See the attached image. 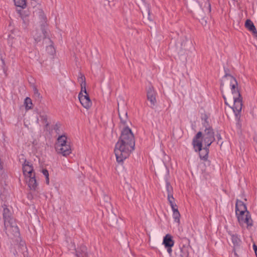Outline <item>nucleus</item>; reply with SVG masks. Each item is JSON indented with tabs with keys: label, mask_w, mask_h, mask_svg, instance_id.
<instances>
[{
	"label": "nucleus",
	"mask_w": 257,
	"mask_h": 257,
	"mask_svg": "<svg viewBox=\"0 0 257 257\" xmlns=\"http://www.w3.org/2000/svg\"><path fill=\"white\" fill-rule=\"evenodd\" d=\"M235 249L236 248H233V254H234V256L235 257H238V254H237V253H236V252L235 251Z\"/></svg>",
	"instance_id": "nucleus-37"
},
{
	"label": "nucleus",
	"mask_w": 257,
	"mask_h": 257,
	"mask_svg": "<svg viewBox=\"0 0 257 257\" xmlns=\"http://www.w3.org/2000/svg\"><path fill=\"white\" fill-rule=\"evenodd\" d=\"M42 173L46 178V183L47 184H49V172L46 169H43Z\"/></svg>",
	"instance_id": "nucleus-24"
},
{
	"label": "nucleus",
	"mask_w": 257,
	"mask_h": 257,
	"mask_svg": "<svg viewBox=\"0 0 257 257\" xmlns=\"http://www.w3.org/2000/svg\"><path fill=\"white\" fill-rule=\"evenodd\" d=\"M26 178V181L30 189L35 190L37 187V183L35 178V175L30 176Z\"/></svg>",
	"instance_id": "nucleus-10"
},
{
	"label": "nucleus",
	"mask_w": 257,
	"mask_h": 257,
	"mask_svg": "<svg viewBox=\"0 0 257 257\" xmlns=\"http://www.w3.org/2000/svg\"><path fill=\"white\" fill-rule=\"evenodd\" d=\"M35 93L39 94L38 93V91L36 88H35Z\"/></svg>",
	"instance_id": "nucleus-39"
},
{
	"label": "nucleus",
	"mask_w": 257,
	"mask_h": 257,
	"mask_svg": "<svg viewBox=\"0 0 257 257\" xmlns=\"http://www.w3.org/2000/svg\"><path fill=\"white\" fill-rule=\"evenodd\" d=\"M166 248H167V251L169 253V254H171L172 252V249L171 248L172 247H165Z\"/></svg>",
	"instance_id": "nucleus-34"
},
{
	"label": "nucleus",
	"mask_w": 257,
	"mask_h": 257,
	"mask_svg": "<svg viewBox=\"0 0 257 257\" xmlns=\"http://www.w3.org/2000/svg\"><path fill=\"white\" fill-rule=\"evenodd\" d=\"M253 249H254L255 254L257 256V246L254 244L253 245Z\"/></svg>",
	"instance_id": "nucleus-33"
},
{
	"label": "nucleus",
	"mask_w": 257,
	"mask_h": 257,
	"mask_svg": "<svg viewBox=\"0 0 257 257\" xmlns=\"http://www.w3.org/2000/svg\"><path fill=\"white\" fill-rule=\"evenodd\" d=\"M23 172L25 177L35 175L32 165L27 160L23 164Z\"/></svg>",
	"instance_id": "nucleus-8"
},
{
	"label": "nucleus",
	"mask_w": 257,
	"mask_h": 257,
	"mask_svg": "<svg viewBox=\"0 0 257 257\" xmlns=\"http://www.w3.org/2000/svg\"><path fill=\"white\" fill-rule=\"evenodd\" d=\"M173 217L174 219V221L177 223H178V224H179L180 222V214L178 210L173 212Z\"/></svg>",
	"instance_id": "nucleus-22"
},
{
	"label": "nucleus",
	"mask_w": 257,
	"mask_h": 257,
	"mask_svg": "<svg viewBox=\"0 0 257 257\" xmlns=\"http://www.w3.org/2000/svg\"><path fill=\"white\" fill-rule=\"evenodd\" d=\"M216 138H217L218 141L221 140V137L220 134H217L216 135Z\"/></svg>",
	"instance_id": "nucleus-36"
},
{
	"label": "nucleus",
	"mask_w": 257,
	"mask_h": 257,
	"mask_svg": "<svg viewBox=\"0 0 257 257\" xmlns=\"http://www.w3.org/2000/svg\"><path fill=\"white\" fill-rule=\"evenodd\" d=\"M39 120V119L38 118L37 120V122H38Z\"/></svg>",
	"instance_id": "nucleus-41"
},
{
	"label": "nucleus",
	"mask_w": 257,
	"mask_h": 257,
	"mask_svg": "<svg viewBox=\"0 0 257 257\" xmlns=\"http://www.w3.org/2000/svg\"><path fill=\"white\" fill-rule=\"evenodd\" d=\"M223 97L224 98V101H225V103L226 105H228L227 102L226 101V97L224 95L223 96Z\"/></svg>",
	"instance_id": "nucleus-38"
},
{
	"label": "nucleus",
	"mask_w": 257,
	"mask_h": 257,
	"mask_svg": "<svg viewBox=\"0 0 257 257\" xmlns=\"http://www.w3.org/2000/svg\"><path fill=\"white\" fill-rule=\"evenodd\" d=\"M24 104L26 109L29 110L31 109L32 107L33 103L31 98L28 97H26L25 99Z\"/></svg>",
	"instance_id": "nucleus-19"
},
{
	"label": "nucleus",
	"mask_w": 257,
	"mask_h": 257,
	"mask_svg": "<svg viewBox=\"0 0 257 257\" xmlns=\"http://www.w3.org/2000/svg\"><path fill=\"white\" fill-rule=\"evenodd\" d=\"M225 82H229V85L233 95L234 104L232 109L235 115L240 114L242 109V103L241 95L238 90V84L236 80L232 76L226 74L223 77Z\"/></svg>",
	"instance_id": "nucleus-3"
},
{
	"label": "nucleus",
	"mask_w": 257,
	"mask_h": 257,
	"mask_svg": "<svg viewBox=\"0 0 257 257\" xmlns=\"http://www.w3.org/2000/svg\"><path fill=\"white\" fill-rule=\"evenodd\" d=\"M78 81L80 83V85L86 84L85 78L84 76L81 73H79V76L78 77Z\"/></svg>",
	"instance_id": "nucleus-23"
},
{
	"label": "nucleus",
	"mask_w": 257,
	"mask_h": 257,
	"mask_svg": "<svg viewBox=\"0 0 257 257\" xmlns=\"http://www.w3.org/2000/svg\"><path fill=\"white\" fill-rule=\"evenodd\" d=\"M119 118H120V121H121V122L124 124H125L126 123V119H124L121 115L120 113L119 112Z\"/></svg>",
	"instance_id": "nucleus-30"
},
{
	"label": "nucleus",
	"mask_w": 257,
	"mask_h": 257,
	"mask_svg": "<svg viewBox=\"0 0 257 257\" xmlns=\"http://www.w3.org/2000/svg\"><path fill=\"white\" fill-rule=\"evenodd\" d=\"M135 146V138L131 130L128 127H124L115 146L114 153L116 161L119 163L122 162L130 156L134 150Z\"/></svg>",
	"instance_id": "nucleus-1"
},
{
	"label": "nucleus",
	"mask_w": 257,
	"mask_h": 257,
	"mask_svg": "<svg viewBox=\"0 0 257 257\" xmlns=\"http://www.w3.org/2000/svg\"><path fill=\"white\" fill-rule=\"evenodd\" d=\"M66 145H70L69 143L67 141V138L65 135H61L57 140L55 148L56 149L59 148L64 147Z\"/></svg>",
	"instance_id": "nucleus-13"
},
{
	"label": "nucleus",
	"mask_w": 257,
	"mask_h": 257,
	"mask_svg": "<svg viewBox=\"0 0 257 257\" xmlns=\"http://www.w3.org/2000/svg\"><path fill=\"white\" fill-rule=\"evenodd\" d=\"M180 256L181 257H188L189 256V251H188L187 247L184 246L181 248Z\"/></svg>",
	"instance_id": "nucleus-21"
},
{
	"label": "nucleus",
	"mask_w": 257,
	"mask_h": 257,
	"mask_svg": "<svg viewBox=\"0 0 257 257\" xmlns=\"http://www.w3.org/2000/svg\"><path fill=\"white\" fill-rule=\"evenodd\" d=\"M236 215L240 225H243L246 224L247 226H251L252 225V221L248 212H247L246 213H244L242 214H236Z\"/></svg>",
	"instance_id": "nucleus-6"
},
{
	"label": "nucleus",
	"mask_w": 257,
	"mask_h": 257,
	"mask_svg": "<svg viewBox=\"0 0 257 257\" xmlns=\"http://www.w3.org/2000/svg\"><path fill=\"white\" fill-rule=\"evenodd\" d=\"M163 243L165 247H172L174 244V241L173 240L172 236L167 234L164 237Z\"/></svg>",
	"instance_id": "nucleus-16"
},
{
	"label": "nucleus",
	"mask_w": 257,
	"mask_h": 257,
	"mask_svg": "<svg viewBox=\"0 0 257 257\" xmlns=\"http://www.w3.org/2000/svg\"><path fill=\"white\" fill-rule=\"evenodd\" d=\"M47 50L52 54L55 51L54 48L53 46L50 45L47 47Z\"/></svg>",
	"instance_id": "nucleus-28"
},
{
	"label": "nucleus",
	"mask_w": 257,
	"mask_h": 257,
	"mask_svg": "<svg viewBox=\"0 0 257 257\" xmlns=\"http://www.w3.org/2000/svg\"><path fill=\"white\" fill-rule=\"evenodd\" d=\"M17 7L24 8L26 6V0H14Z\"/></svg>",
	"instance_id": "nucleus-20"
},
{
	"label": "nucleus",
	"mask_w": 257,
	"mask_h": 257,
	"mask_svg": "<svg viewBox=\"0 0 257 257\" xmlns=\"http://www.w3.org/2000/svg\"><path fill=\"white\" fill-rule=\"evenodd\" d=\"M81 90L80 92H82L84 94H88L86 89V84L81 85Z\"/></svg>",
	"instance_id": "nucleus-27"
},
{
	"label": "nucleus",
	"mask_w": 257,
	"mask_h": 257,
	"mask_svg": "<svg viewBox=\"0 0 257 257\" xmlns=\"http://www.w3.org/2000/svg\"><path fill=\"white\" fill-rule=\"evenodd\" d=\"M171 208H172V210L173 212L178 210V207H177V206L176 204H175V205L171 206Z\"/></svg>",
	"instance_id": "nucleus-31"
},
{
	"label": "nucleus",
	"mask_w": 257,
	"mask_h": 257,
	"mask_svg": "<svg viewBox=\"0 0 257 257\" xmlns=\"http://www.w3.org/2000/svg\"><path fill=\"white\" fill-rule=\"evenodd\" d=\"M245 27L252 33L257 36V31L253 23L250 20H247L245 23Z\"/></svg>",
	"instance_id": "nucleus-17"
},
{
	"label": "nucleus",
	"mask_w": 257,
	"mask_h": 257,
	"mask_svg": "<svg viewBox=\"0 0 257 257\" xmlns=\"http://www.w3.org/2000/svg\"><path fill=\"white\" fill-rule=\"evenodd\" d=\"M157 92L154 88L151 86H149L147 89V96L148 100L150 102V107L154 108L157 103L156 96Z\"/></svg>",
	"instance_id": "nucleus-5"
},
{
	"label": "nucleus",
	"mask_w": 257,
	"mask_h": 257,
	"mask_svg": "<svg viewBox=\"0 0 257 257\" xmlns=\"http://www.w3.org/2000/svg\"><path fill=\"white\" fill-rule=\"evenodd\" d=\"M248 212L245 204L241 200H237L235 204L236 214H244Z\"/></svg>",
	"instance_id": "nucleus-9"
},
{
	"label": "nucleus",
	"mask_w": 257,
	"mask_h": 257,
	"mask_svg": "<svg viewBox=\"0 0 257 257\" xmlns=\"http://www.w3.org/2000/svg\"><path fill=\"white\" fill-rule=\"evenodd\" d=\"M209 147H207V146H205V147L203 148H202V150L200 151H197V152H200L199 156L201 160H206L208 158V155L209 153Z\"/></svg>",
	"instance_id": "nucleus-18"
},
{
	"label": "nucleus",
	"mask_w": 257,
	"mask_h": 257,
	"mask_svg": "<svg viewBox=\"0 0 257 257\" xmlns=\"http://www.w3.org/2000/svg\"><path fill=\"white\" fill-rule=\"evenodd\" d=\"M3 218L4 220L5 228L6 232L12 233L17 235L19 234V228L17 226L14 219L11 217L10 210L7 207L4 208Z\"/></svg>",
	"instance_id": "nucleus-4"
},
{
	"label": "nucleus",
	"mask_w": 257,
	"mask_h": 257,
	"mask_svg": "<svg viewBox=\"0 0 257 257\" xmlns=\"http://www.w3.org/2000/svg\"><path fill=\"white\" fill-rule=\"evenodd\" d=\"M38 18L40 20V23L42 27V33H44V27L45 26L47 22V18L44 13L42 10H39L38 12Z\"/></svg>",
	"instance_id": "nucleus-15"
},
{
	"label": "nucleus",
	"mask_w": 257,
	"mask_h": 257,
	"mask_svg": "<svg viewBox=\"0 0 257 257\" xmlns=\"http://www.w3.org/2000/svg\"><path fill=\"white\" fill-rule=\"evenodd\" d=\"M168 201L169 202V204H170V206L175 205L176 204L175 203V200H169Z\"/></svg>",
	"instance_id": "nucleus-35"
},
{
	"label": "nucleus",
	"mask_w": 257,
	"mask_h": 257,
	"mask_svg": "<svg viewBox=\"0 0 257 257\" xmlns=\"http://www.w3.org/2000/svg\"><path fill=\"white\" fill-rule=\"evenodd\" d=\"M124 116H126H126H127V113H126V112H124Z\"/></svg>",
	"instance_id": "nucleus-40"
},
{
	"label": "nucleus",
	"mask_w": 257,
	"mask_h": 257,
	"mask_svg": "<svg viewBox=\"0 0 257 257\" xmlns=\"http://www.w3.org/2000/svg\"><path fill=\"white\" fill-rule=\"evenodd\" d=\"M57 152L62 154L63 156H67L71 153V149L70 145H66L64 147L56 149Z\"/></svg>",
	"instance_id": "nucleus-14"
},
{
	"label": "nucleus",
	"mask_w": 257,
	"mask_h": 257,
	"mask_svg": "<svg viewBox=\"0 0 257 257\" xmlns=\"http://www.w3.org/2000/svg\"><path fill=\"white\" fill-rule=\"evenodd\" d=\"M229 234L231 236V239L233 244L234 248H237L239 247L241 244V240L240 238V236L237 234H233L229 232Z\"/></svg>",
	"instance_id": "nucleus-11"
},
{
	"label": "nucleus",
	"mask_w": 257,
	"mask_h": 257,
	"mask_svg": "<svg viewBox=\"0 0 257 257\" xmlns=\"http://www.w3.org/2000/svg\"><path fill=\"white\" fill-rule=\"evenodd\" d=\"M78 98L81 105L86 109H89L92 105V102L89 98L88 94H84L82 92H79Z\"/></svg>",
	"instance_id": "nucleus-7"
},
{
	"label": "nucleus",
	"mask_w": 257,
	"mask_h": 257,
	"mask_svg": "<svg viewBox=\"0 0 257 257\" xmlns=\"http://www.w3.org/2000/svg\"><path fill=\"white\" fill-rule=\"evenodd\" d=\"M72 247L75 250V255L77 257H87V248L85 246H81L76 250L75 245L72 243Z\"/></svg>",
	"instance_id": "nucleus-12"
},
{
	"label": "nucleus",
	"mask_w": 257,
	"mask_h": 257,
	"mask_svg": "<svg viewBox=\"0 0 257 257\" xmlns=\"http://www.w3.org/2000/svg\"><path fill=\"white\" fill-rule=\"evenodd\" d=\"M203 126L205 128L203 132H198L193 139L192 144L195 151L202 150L203 143L209 147L215 140L213 130L206 120L203 123Z\"/></svg>",
	"instance_id": "nucleus-2"
},
{
	"label": "nucleus",
	"mask_w": 257,
	"mask_h": 257,
	"mask_svg": "<svg viewBox=\"0 0 257 257\" xmlns=\"http://www.w3.org/2000/svg\"><path fill=\"white\" fill-rule=\"evenodd\" d=\"M34 38H35L36 41H39L40 40L41 35L40 34V35H39L38 36L34 35Z\"/></svg>",
	"instance_id": "nucleus-32"
},
{
	"label": "nucleus",
	"mask_w": 257,
	"mask_h": 257,
	"mask_svg": "<svg viewBox=\"0 0 257 257\" xmlns=\"http://www.w3.org/2000/svg\"><path fill=\"white\" fill-rule=\"evenodd\" d=\"M168 193V195H167V199H168V200H175L174 199V198L173 197V192H170V193Z\"/></svg>",
	"instance_id": "nucleus-29"
},
{
	"label": "nucleus",
	"mask_w": 257,
	"mask_h": 257,
	"mask_svg": "<svg viewBox=\"0 0 257 257\" xmlns=\"http://www.w3.org/2000/svg\"><path fill=\"white\" fill-rule=\"evenodd\" d=\"M40 120L42 121L44 123H45L46 125H48V123L47 122V116L45 114H40Z\"/></svg>",
	"instance_id": "nucleus-25"
},
{
	"label": "nucleus",
	"mask_w": 257,
	"mask_h": 257,
	"mask_svg": "<svg viewBox=\"0 0 257 257\" xmlns=\"http://www.w3.org/2000/svg\"><path fill=\"white\" fill-rule=\"evenodd\" d=\"M166 188L167 193L173 192V188L171 186V185H170V183L168 181L166 182Z\"/></svg>",
	"instance_id": "nucleus-26"
}]
</instances>
